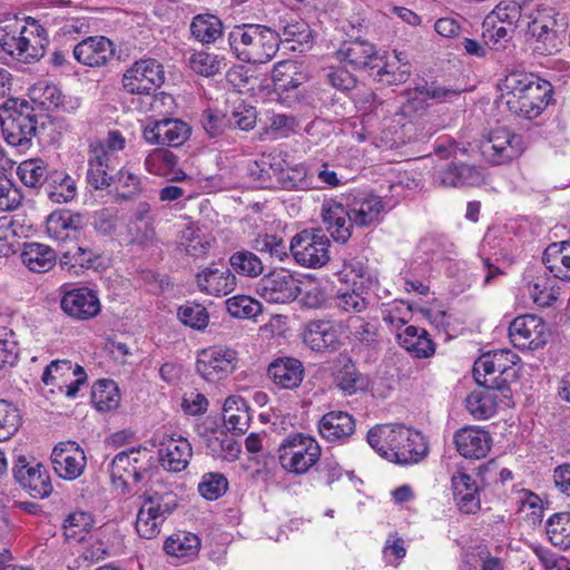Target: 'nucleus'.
Here are the masks:
<instances>
[{"label": "nucleus", "instance_id": "4be33fe9", "mask_svg": "<svg viewBox=\"0 0 570 570\" xmlns=\"http://www.w3.org/2000/svg\"><path fill=\"white\" fill-rule=\"evenodd\" d=\"M61 308L77 320H90L100 312V301L97 293L88 287H78L65 293Z\"/></svg>", "mask_w": 570, "mask_h": 570}, {"label": "nucleus", "instance_id": "5701e85b", "mask_svg": "<svg viewBox=\"0 0 570 570\" xmlns=\"http://www.w3.org/2000/svg\"><path fill=\"white\" fill-rule=\"evenodd\" d=\"M193 449L189 441L180 435H164L159 443V462L170 472L184 471L191 459Z\"/></svg>", "mask_w": 570, "mask_h": 570}, {"label": "nucleus", "instance_id": "423d86ee", "mask_svg": "<svg viewBox=\"0 0 570 570\" xmlns=\"http://www.w3.org/2000/svg\"><path fill=\"white\" fill-rule=\"evenodd\" d=\"M519 357L508 350L485 353L473 365V376L478 385L499 389L503 397H508V380L515 375L513 365Z\"/></svg>", "mask_w": 570, "mask_h": 570}, {"label": "nucleus", "instance_id": "de8ad7c7", "mask_svg": "<svg viewBox=\"0 0 570 570\" xmlns=\"http://www.w3.org/2000/svg\"><path fill=\"white\" fill-rule=\"evenodd\" d=\"M73 365L68 360H55L46 366L41 381L45 386L49 387L48 393L55 394L56 390L63 392L65 383L72 377Z\"/></svg>", "mask_w": 570, "mask_h": 570}, {"label": "nucleus", "instance_id": "13d9d810", "mask_svg": "<svg viewBox=\"0 0 570 570\" xmlns=\"http://www.w3.org/2000/svg\"><path fill=\"white\" fill-rule=\"evenodd\" d=\"M351 341L358 348H375L379 345V328L373 323L356 318L351 326Z\"/></svg>", "mask_w": 570, "mask_h": 570}, {"label": "nucleus", "instance_id": "a211bd4d", "mask_svg": "<svg viewBox=\"0 0 570 570\" xmlns=\"http://www.w3.org/2000/svg\"><path fill=\"white\" fill-rule=\"evenodd\" d=\"M303 341L317 353L336 352L342 345L340 326L331 320L309 321L304 328Z\"/></svg>", "mask_w": 570, "mask_h": 570}, {"label": "nucleus", "instance_id": "2eb2a0df", "mask_svg": "<svg viewBox=\"0 0 570 570\" xmlns=\"http://www.w3.org/2000/svg\"><path fill=\"white\" fill-rule=\"evenodd\" d=\"M524 150L522 137L507 128H497L482 145V153L494 165H502L518 158Z\"/></svg>", "mask_w": 570, "mask_h": 570}, {"label": "nucleus", "instance_id": "39448f33", "mask_svg": "<svg viewBox=\"0 0 570 570\" xmlns=\"http://www.w3.org/2000/svg\"><path fill=\"white\" fill-rule=\"evenodd\" d=\"M141 504L136 518L137 533L144 539H154L166 519L178 507V498L173 492L147 490L141 495Z\"/></svg>", "mask_w": 570, "mask_h": 570}, {"label": "nucleus", "instance_id": "ea45409f", "mask_svg": "<svg viewBox=\"0 0 570 570\" xmlns=\"http://www.w3.org/2000/svg\"><path fill=\"white\" fill-rule=\"evenodd\" d=\"M21 261L29 271L46 273L56 265L57 254L48 245L26 243L21 252Z\"/></svg>", "mask_w": 570, "mask_h": 570}, {"label": "nucleus", "instance_id": "0e129e2a", "mask_svg": "<svg viewBox=\"0 0 570 570\" xmlns=\"http://www.w3.org/2000/svg\"><path fill=\"white\" fill-rule=\"evenodd\" d=\"M176 165L177 156L167 149H155L145 159L147 171L157 176H169V169Z\"/></svg>", "mask_w": 570, "mask_h": 570}, {"label": "nucleus", "instance_id": "a878e982", "mask_svg": "<svg viewBox=\"0 0 570 570\" xmlns=\"http://www.w3.org/2000/svg\"><path fill=\"white\" fill-rule=\"evenodd\" d=\"M341 62H345L354 69H364L372 76L374 65L379 63V53L374 46L365 40L344 42L336 51Z\"/></svg>", "mask_w": 570, "mask_h": 570}, {"label": "nucleus", "instance_id": "aec40b11", "mask_svg": "<svg viewBox=\"0 0 570 570\" xmlns=\"http://www.w3.org/2000/svg\"><path fill=\"white\" fill-rule=\"evenodd\" d=\"M13 474L20 485L33 498L43 499L52 492L50 475L41 463L30 465L24 456H20L13 466Z\"/></svg>", "mask_w": 570, "mask_h": 570}, {"label": "nucleus", "instance_id": "b1692460", "mask_svg": "<svg viewBox=\"0 0 570 570\" xmlns=\"http://www.w3.org/2000/svg\"><path fill=\"white\" fill-rule=\"evenodd\" d=\"M350 223L357 227H367L380 220L384 204L380 196L372 193H357L347 204Z\"/></svg>", "mask_w": 570, "mask_h": 570}, {"label": "nucleus", "instance_id": "864d4df0", "mask_svg": "<svg viewBox=\"0 0 570 570\" xmlns=\"http://www.w3.org/2000/svg\"><path fill=\"white\" fill-rule=\"evenodd\" d=\"M179 247H181L187 255L195 258H202L208 253L210 242L206 234L200 229L194 226H188L180 233Z\"/></svg>", "mask_w": 570, "mask_h": 570}, {"label": "nucleus", "instance_id": "37998d69", "mask_svg": "<svg viewBox=\"0 0 570 570\" xmlns=\"http://www.w3.org/2000/svg\"><path fill=\"white\" fill-rule=\"evenodd\" d=\"M399 344L417 358L430 357L434 354V344L424 328L409 325L397 334Z\"/></svg>", "mask_w": 570, "mask_h": 570}, {"label": "nucleus", "instance_id": "e2e57ef3", "mask_svg": "<svg viewBox=\"0 0 570 570\" xmlns=\"http://www.w3.org/2000/svg\"><path fill=\"white\" fill-rule=\"evenodd\" d=\"M522 6L515 1H502L500 2L485 18L488 23L498 21L499 23L514 27L517 22L523 20Z\"/></svg>", "mask_w": 570, "mask_h": 570}, {"label": "nucleus", "instance_id": "ddd939ff", "mask_svg": "<svg viewBox=\"0 0 570 570\" xmlns=\"http://www.w3.org/2000/svg\"><path fill=\"white\" fill-rule=\"evenodd\" d=\"M548 330L542 318L535 315L515 317L509 326V337L519 350H537L548 341Z\"/></svg>", "mask_w": 570, "mask_h": 570}, {"label": "nucleus", "instance_id": "bb28decb", "mask_svg": "<svg viewBox=\"0 0 570 570\" xmlns=\"http://www.w3.org/2000/svg\"><path fill=\"white\" fill-rule=\"evenodd\" d=\"M115 49L112 42L102 36L89 37L73 47L75 59L89 67L105 65L112 56Z\"/></svg>", "mask_w": 570, "mask_h": 570}, {"label": "nucleus", "instance_id": "c85d7f7f", "mask_svg": "<svg viewBox=\"0 0 570 570\" xmlns=\"http://www.w3.org/2000/svg\"><path fill=\"white\" fill-rule=\"evenodd\" d=\"M318 432L328 442L344 443L355 432V420L347 412L331 411L318 421Z\"/></svg>", "mask_w": 570, "mask_h": 570}, {"label": "nucleus", "instance_id": "3c124183", "mask_svg": "<svg viewBox=\"0 0 570 570\" xmlns=\"http://www.w3.org/2000/svg\"><path fill=\"white\" fill-rule=\"evenodd\" d=\"M45 189L47 197L57 204L68 203L77 195L75 180L69 175L62 173L53 174Z\"/></svg>", "mask_w": 570, "mask_h": 570}, {"label": "nucleus", "instance_id": "58836bf2", "mask_svg": "<svg viewBox=\"0 0 570 570\" xmlns=\"http://www.w3.org/2000/svg\"><path fill=\"white\" fill-rule=\"evenodd\" d=\"M438 179L444 187L479 186L483 181V175L475 166L461 163L441 170Z\"/></svg>", "mask_w": 570, "mask_h": 570}, {"label": "nucleus", "instance_id": "72a5a7b5", "mask_svg": "<svg viewBox=\"0 0 570 570\" xmlns=\"http://www.w3.org/2000/svg\"><path fill=\"white\" fill-rule=\"evenodd\" d=\"M407 426L403 424H381L372 428L366 435L370 446L382 458L391 461L387 452H393L399 440H404Z\"/></svg>", "mask_w": 570, "mask_h": 570}, {"label": "nucleus", "instance_id": "052dcab7", "mask_svg": "<svg viewBox=\"0 0 570 570\" xmlns=\"http://www.w3.org/2000/svg\"><path fill=\"white\" fill-rule=\"evenodd\" d=\"M21 424L20 410L7 400H0V442L11 439Z\"/></svg>", "mask_w": 570, "mask_h": 570}, {"label": "nucleus", "instance_id": "c9c22d12", "mask_svg": "<svg viewBox=\"0 0 570 570\" xmlns=\"http://www.w3.org/2000/svg\"><path fill=\"white\" fill-rule=\"evenodd\" d=\"M500 390L491 386L479 385L465 399L468 412L476 420H487L497 412Z\"/></svg>", "mask_w": 570, "mask_h": 570}, {"label": "nucleus", "instance_id": "7c9ffc66", "mask_svg": "<svg viewBox=\"0 0 570 570\" xmlns=\"http://www.w3.org/2000/svg\"><path fill=\"white\" fill-rule=\"evenodd\" d=\"M451 483L459 510L465 514L476 513L481 507L476 481L465 472H456L452 475Z\"/></svg>", "mask_w": 570, "mask_h": 570}, {"label": "nucleus", "instance_id": "79ce46f5", "mask_svg": "<svg viewBox=\"0 0 570 570\" xmlns=\"http://www.w3.org/2000/svg\"><path fill=\"white\" fill-rule=\"evenodd\" d=\"M272 79L277 91L288 92L303 85L307 80V76L296 61L283 60L274 66Z\"/></svg>", "mask_w": 570, "mask_h": 570}, {"label": "nucleus", "instance_id": "49530a36", "mask_svg": "<svg viewBox=\"0 0 570 570\" xmlns=\"http://www.w3.org/2000/svg\"><path fill=\"white\" fill-rule=\"evenodd\" d=\"M153 222L149 204L146 202L139 203L136 206L130 222L132 242L138 244H148L151 242L155 236Z\"/></svg>", "mask_w": 570, "mask_h": 570}, {"label": "nucleus", "instance_id": "0eeeda50", "mask_svg": "<svg viewBox=\"0 0 570 570\" xmlns=\"http://www.w3.org/2000/svg\"><path fill=\"white\" fill-rule=\"evenodd\" d=\"M321 456V446L311 436L293 434L278 446V460L284 470L294 474H304L314 466Z\"/></svg>", "mask_w": 570, "mask_h": 570}, {"label": "nucleus", "instance_id": "1a4fd4ad", "mask_svg": "<svg viewBox=\"0 0 570 570\" xmlns=\"http://www.w3.org/2000/svg\"><path fill=\"white\" fill-rule=\"evenodd\" d=\"M522 21H525L527 35L534 39L533 50L537 53L547 56L558 51L554 10L552 8L525 11Z\"/></svg>", "mask_w": 570, "mask_h": 570}, {"label": "nucleus", "instance_id": "4c0bfd02", "mask_svg": "<svg viewBox=\"0 0 570 570\" xmlns=\"http://www.w3.org/2000/svg\"><path fill=\"white\" fill-rule=\"evenodd\" d=\"M542 263L556 278L570 282V240L550 244L543 252Z\"/></svg>", "mask_w": 570, "mask_h": 570}, {"label": "nucleus", "instance_id": "7ed1b4c3", "mask_svg": "<svg viewBox=\"0 0 570 570\" xmlns=\"http://www.w3.org/2000/svg\"><path fill=\"white\" fill-rule=\"evenodd\" d=\"M48 43L45 28L35 19L23 23L9 21L0 26V47L13 59L24 63L39 60Z\"/></svg>", "mask_w": 570, "mask_h": 570}, {"label": "nucleus", "instance_id": "774afa93", "mask_svg": "<svg viewBox=\"0 0 570 570\" xmlns=\"http://www.w3.org/2000/svg\"><path fill=\"white\" fill-rule=\"evenodd\" d=\"M228 489V481L222 473H205L198 484V492L206 500H217Z\"/></svg>", "mask_w": 570, "mask_h": 570}, {"label": "nucleus", "instance_id": "f704fd0d", "mask_svg": "<svg viewBox=\"0 0 570 570\" xmlns=\"http://www.w3.org/2000/svg\"><path fill=\"white\" fill-rule=\"evenodd\" d=\"M267 373L277 386L293 390L299 386L304 379V366L297 358L283 357L271 363Z\"/></svg>", "mask_w": 570, "mask_h": 570}, {"label": "nucleus", "instance_id": "412c9836", "mask_svg": "<svg viewBox=\"0 0 570 570\" xmlns=\"http://www.w3.org/2000/svg\"><path fill=\"white\" fill-rule=\"evenodd\" d=\"M118 159L115 154L106 150L104 146H91L88 159L87 181L97 189L102 190L112 185V178L118 170Z\"/></svg>", "mask_w": 570, "mask_h": 570}, {"label": "nucleus", "instance_id": "603ef678", "mask_svg": "<svg viewBox=\"0 0 570 570\" xmlns=\"http://www.w3.org/2000/svg\"><path fill=\"white\" fill-rule=\"evenodd\" d=\"M514 33V27L492 21L488 23V19L484 18L482 23V38L485 46L493 50L500 51L507 48V45L511 42Z\"/></svg>", "mask_w": 570, "mask_h": 570}, {"label": "nucleus", "instance_id": "a18cd8bd", "mask_svg": "<svg viewBox=\"0 0 570 570\" xmlns=\"http://www.w3.org/2000/svg\"><path fill=\"white\" fill-rule=\"evenodd\" d=\"M222 20L210 13H200L193 18L190 23L191 36L203 45L215 43L223 37Z\"/></svg>", "mask_w": 570, "mask_h": 570}, {"label": "nucleus", "instance_id": "680f3d73", "mask_svg": "<svg viewBox=\"0 0 570 570\" xmlns=\"http://www.w3.org/2000/svg\"><path fill=\"white\" fill-rule=\"evenodd\" d=\"M18 176L29 187L42 186L48 179V169L40 159H28L18 166Z\"/></svg>", "mask_w": 570, "mask_h": 570}, {"label": "nucleus", "instance_id": "9b49d317", "mask_svg": "<svg viewBox=\"0 0 570 570\" xmlns=\"http://www.w3.org/2000/svg\"><path fill=\"white\" fill-rule=\"evenodd\" d=\"M301 282L287 269L281 268L264 275L256 284V293L268 303L286 304L302 292Z\"/></svg>", "mask_w": 570, "mask_h": 570}, {"label": "nucleus", "instance_id": "bf43d9fd", "mask_svg": "<svg viewBox=\"0 0 570 570\" xmlns=\"http://www.w3.org/2000/svg\"><path fill=\"white\" fill-rule=\"evenodd\" d=\"M94 520L83 511L70 513L63 521V534L67 540L81 541L91 529Z\"/></svg>", "mask_w": 570, "mask_h": 570}, {"label": "nucleus", "instance_id": "6ab92c4d", "mask_svg": "<svg viewBox=\"0 0 570 570\" xmlns=\"http://www.w3.org/2000/svg\"><path fill=\"white\" fill-rule=\"evenodd\" d=\"M147 458L146 449L131 448L130 450L119 452L110 462V476L114 483L120 482L124 487L129 484L131 479L135 483L140 482L147 469L142 466V461Z\"/></svg>", "mask_w": 570, "mask_h": 570}, {"label": "nucleus", "instance_id": "f3484780", "mask_svg": "<svg viewBox=\"0 0 570 570\" xmlns=\"http://www.w3.org/2000/svg\"><path fill=\"white\" fill-rule=\"evenodd\" d=\"M51 463L59 478L73 481L83 473L87 458L78 443L67 441L60 442L53 448Z\"/></svg>", "mask_w": 570, "mask_h": 570}, {"label": "nucleus", "instance_id": "f257e3e1", "mask_svg": "<svg viewBox=\"0 0 570 570\" xmlns=\"http://www.w3.org/2000/svg\"><path fill=\"white\" fill-rule=\"evenodd\" d=\"M499 89L509 111L525 119L540 116L553 94L549 81L522 70L509 72L499 83Z\"/></svg>", "mask_w": 570, "mask_h": 570}, {"label": "nucleus", "instance_id": "c756f323", "mask_svg": "<svg viewBox=\"0 0 570 570\" xmlns=\"http://www.w3.org/2000/svg\"><path fill=\"white\" fill-rule=\"evenodd\" d=\"M322 218L331 237L337 243H346L352 235L353 223H350L347 209L342 204L327 200L322 207Z\"/></svg>", "mask_w": 570, "mask_h": 570}, {"label": "nucleus", "instance_id": "f03ea898", "mask_svg": "<svg viewBox=\"0 0 570 570\" xmlns=\"http://www.w3.org/2000/svg\"><path fill=\"white\" fill-rule=\"evenodd\" d=\"M228 43L238 60L266 63L278 51L279 36L266 26L243 23L235 26L228 33Z\"/></svg>", "mask_w": 570, "mask_h": 570}, {"label": "nucleus", "instance_id": "f8f14e48", "mask_svg": "<svg viewBox=\"0 0 570 570\" xmlns=\"http://www.w3.org/2000/svg\"><path fill=\"white\" fill-rule=\"evenodd\" d=\"M238 363V353L225 345H214L199 352L196 368L207 381H217L233 373Z\"/></svg>", "mask_w": 570, "mask_h": 570}, {"label": "nucleus", "instance_id": "338daca9", "mask_svg": "<svg viewBox=\"0 0 570 570\" xmlns=\"http://www.w3.org/2000/svg\"><path fill=\"white\" fill-rule=\"evenodd\" d=\"M180 322L191 328L202 331L209 322V315L205 306L198 303H186L177 312Z\"/></svg>", "mask_w": 570, "mask_h": 570}, {"label": "nucleus", "instance_id": "2f4dec72", "mask_svg": "<svg viewBox=\"0 0 570 570\" xmlns=\"http://www.w3.org/2000/svg\"><path fill=\"white\" fill-rule=\"evenodd\" d=\"M410 72V66L402 53L394 51L387 56L379 55V63L374 65L371 77L382 85H394L406 81Z\"/></svg>", "mask_w": 570, "mask_h": 570}, {"label": "nucleus", "instance_id": "69168bd1", "mask_svg": "<svg viewBox=\"0 0 570 570\" xmlns=\"http://www.w3.org/2000/svg\"><path fill=\"white\" fill-rule=\"evenodd\" d=\"M112 185L117 188V198L128 200L141 191L140 178L129 170L118 169L112 178Z\"/></svg>", "mask_w": 570, "mask_h": 570}, {"label": "nucleus", "instance_id": "473e14b6", "mask_svg": "<svg viewBox=\"0 0 570 570\" xmlns=\"http://www.w3.org/2000/svg\"><path fill=\"white\" fill-rule=\"evenodd\" d=\"M392 451L394 452H387L391 456V462L415 464L426 456L428 444L421 433L407 428L404 440H399Z\"/></svg>", "mask_w": 570, "mask_h": 570}, {"label": "nucleus", "instance_id": "4468645a", "mask_svg": "<svg viewBox=\"0 0 570 570\" xmlns=\"http://www.w3.org/2000/svg\"><path fill=\"white\" fill-rule=\"evenodd\" d=\"M190 126L177 118H163L148 121L142 129V137L150 145L169 147L181 146L190 136Z\"/></svg>", "mask_w": 570, "mask_h": 570}, {"label": "nucleus", "instance_id": "09e8293b", "mask_svg": "<svg viewBox=\"0 0 570 570\" xmlns=\"http://www.w3.org/2000/svg\"><path fill=\"white\" fill-rule=\"evenodd\" d=\"M546 532L552 546L570 549V512H557L546 521Z\"/></svg>", "mask_w": 570, "mask_h": 570}, {"label": "nucleus", "instance_id": "dca6fc26", "mask_svg": "<svg viewBox=\"0 0 570 570\" xmlns=\"http://www.w3.org/2000/svg\"><path fill=\"white\" fill-rule=\"evenodd\" d=\"M199 292L210 296H226L236 287V276L223 262H212L195 274Z\"/></svg>", "mask_w": 570, "mask_h": 570}, {"label": "nucleus", "instance_id": "cd10ccee", "mask_svg": "<svg viewBox=\"0 0 570 570\" xmlns=\"http://www.w3.org/2000/svg\"><path fill=\"white\" fill-rule=\"evenodd\" d=\"M458 452L466 459L484 458L492 444L490 434L476 426H465L454 435Z\"/></svg>", "mask_w": 570, "mask_h": 570}, {"label": "nucleus", "instance_id": "5fc2aeb1", "mask_svg": "<svg viewBox=\"0 0 570 570\" xmlns=\"http://www.w3.org/2000/svg\"><path fill=\"white\" fill-rule=\"evenodd\" d=\"M271 155H263L258 160L248 165V176L259 188L273 186V176L281 170V164H274Z\"/></svg>", "mask_w": 570, "mask_h": 570}, {"label": "nucleus", "instance_id": "4d7b16f0", "mask_svg": "<svg viewBox=\"0 0 570 570\" xmlns=\"http://www.w3.org/2000/svg\"><path fill=\"white\" fill-rule=\"evenodd\" d=\"M92 402L97 410L108 412L119 404V393L116 383L111 380H100L92 386Z\"/></svg>", "mask_w": 570, "mask_h": 570}, {"label": "nucleus", "instance_id": "20e7f679", "mask_svg": "<svg viewBox=\"0 0 570 570\" xmlns=\"http://www.w3.org/2000/svg\"><path fill=\"white\" fill-rule=\"evenodd\" d=\"M0 121L8 145L20 154L30 149L37 132V119L27 100L7 99L2 105Z\"/></svg>", "mask_w": 570, "mask_h": 570}, {"label": "nucleus", "instance_id": "c03bdc74", "mask_svg": "<svg viewBox=\"0 0 570 570\" xmlns=\"http://www.w3.org/2000/svg\"><path fill=\"white\" fill-rule=\"evenodd\" d=\"M223 416L226 429L234 433H245L249 426L248 406L242 397H227L223 407Z\"/></svg>", "mask_w": 570, "mask_h": 570}, {"label": "nucleus", "instance_id": "6e6d98bb", "mask_svg": "<svg viewBox=\"0 0 570 570\" xmlns=\"http://www.w3.org/2000/svg\"><path fill=\"white\" fill-rule=\"evenodd\" d=\"M229 265L234 272L246 277H257L264 272V263L250 250L242 249L233 253Z\"/></svg>", "mask_w": 570, "mask_h": 570}, {"label": "nucleus", "instance_id": "a19ab883", "mask_svg": "<svg viewBox=\"0 0 570 570\" xmlns=\"http://www.w3.org/2000/svg\"><path fill=\"white\" fill-rule=\"evenodd\" d=\"M200 539L191 533L178 531L169 535L165 543V552L173 558L188 562L193 560L199 552Z\"/></svg>", "mask_w": 570, "mask_h": 570}, {"label": "nucleus", "instance_id": "e433bc0d", "mask_svg": "<svg viewBox=\"0 0 570 570\" xmlns=\"http://www.w3.org/2000/svg\"><path fill=\"white\" fill-rule=\"evenodd\" d=\"M100 258V253L94 248L73 244L68 247L60 256V266L68 272L79 275L85 269L97 268V261Z\"/></svg>", "mask_w": 570, "mask_h": 570}, {"label": "nucleus", "instance_id": "9d476101", "mask_svg": "<svg viewBox=\"0 0 570 570\" xmlns=\"http://www.w3.org/2000/svg\"><path fill=\"white\" fill-rule=\"evenodd\" d=\"M165 81L164 67L156 59H140L122 76V87L131 95H149Z\"/></svg>", "mask_w": 570, "mask_h": 570}, {"label": "nucleus", "instance_id": "6e6552de", "mask_svg": "<svg viewBox=\"0 0 570 570\" xmlns=\"http://www.w3.org/2000/svg\"><path fill=\"white\" fill-rule=\"evenodd\" d=\"M330 240L321 229H305L295 235L289 249L302 266L321 267L330 261Z\"/></svg>", "mask_w": 570, "mask_h": 570}, {"label": "nucleus", "instance_id": "393cba45", "mask_svg": "<svg viewBox=\"0 0 570 570\" xmlns=\"http://www.w3.org/2000/svg\"><path fill=\"white\" fill-rule=\"evenodd\" d=\"M82 228V216L69 210L53 212L48 216L46 222L47 235L55 242L61 244L77 240Z\"/></svg>", "mask_w": 570, "mask_h": 570}, {"label": "nucleus", "instance_id": "8fccbe9b", "mask_svg": "<svg viewBox=\"0 0 570 570\" xmlns=\"http://www.w3.org/2000/svg\"><path fill=\"white\" fill-rule=\"evenodd\" d=\"M337 362L341 364L335 375L337 386L350 395L363 389L364 377L355 363L346 355H340Z\"/></svg>", "mask_w": 570, "mask_h": 570}]
</instances>
